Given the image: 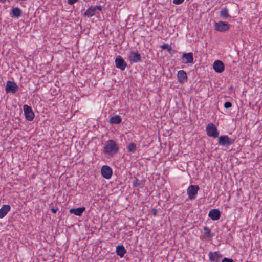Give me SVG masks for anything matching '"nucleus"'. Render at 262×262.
I'll return each mask as SVG.
<instances>
[{
    "mask_svg": "<svg viewBox=\"0 0 262 262\" xmlns=\"http://www.w3.org/2000/svg\"><path fill=\"white\" fill-rule=\"evenodd\" d=\"M119 148L116 142L113 140H110L105 142L103 152L105 154L112 156L118 151Z\"/></svg>",
    "mask_w": 262,
    "mask_h": 262,
    "instance_id": "obj_1",
    "label": "nucleus"
},
{
    "mask_svg": "<svg viewBox=\"0 0 262 262\" xmlns=\"http://www.w3.org/2000/svg\"><path fill=\"white\" fill-rule=\"evenodd\" d=\"M206 130L207 135L209 137H211L215 138L218 137L219 132L215 125L213 123H209L208 124V125L206 126Z\"/></svg>",
    "mask_w": 262,
    "mask_h": 262,
    "instance_id": "obj_2",
    "label": "nucleus"
},
{
    "mask_svg": "<svg viewBox=\"0 0 262 262\" xmlns=\"http://www.w3.org/2000/svg\"><path fill=\"white\" fill-rule=\"evenodd\" d=\"M101 6H95L90 7L84 13L83 15L88 17H91L96 14L97 11H101Z\"/></svg>",
    "mask_w": 262,
    "mask_h": 262,
    "instance_id": "obj_3",
    "label": "nucleus"
},
{
    "mask_svg": "<svg viewBox=\"0 0 262 262\" xmlns=\"http://www.w3.org/2000/svg\"><path fill=\"white\" fill-rule=\"evenodd\" d=\"M18 90V86L14 81H8L6 83L5 91L7 93L15 94Z\"/></svg>",
    "mask_w": 262,
    "mask_h": 262,
    "instance_id": "obj_4",
    "label": "nucleus"
},
{
    "mask_svg": "<svg viewBox=\"0 0 262 262\" xmlns=\"http://www.w3.org/2000/svg\"><path fill=\"white\" fill-rule=\"evenodd\" d=\"M181 59L182 62L185 64H193L194 63L193 54L192 52L183 53Z\"/></svg>",
    "mask_w": 262,
    "mask_h": 262,
    "instance_id": "obj_5",
    "label": "nucleus"
},
{
    "mask_svg": "<svg viewBox=\"0 0 262 262\" xmlns=\"http://www.w3.org/2000/svg\"><path fill=\"white\" fill-rule=\"evenodd\" d=\"M199 190V187L198 185H191L189 186L187 190V193L188 197L190 200H193L195 198V196Z\"/></svg>",
    "mask_w": 262,
    "mask_h": 262,
    "instance_id": "obj_6",
    "label": "nucleus"
},
{
    "mask_svg": "<svg viewBox=\"0 0 262 262\" xmlns=\"http://www.w3.org/2000/svg\"><path fill=\"white\" fill-rule=\"evenodd\" d=\"M23 109L26 119L28 121L33 120L35 115L32 108L25 104L23 106Z\"/></svg>",
    "mask_w": 262,
    "mask_h": 262,
    "instance_id": "obj_7",
    "label": "nucleus"
},
{
    "mask_svg": "<svg viewBox=\"0 0 262 262\" xmlns=\"http://www.w3.org/2000/svg\"><path fill=\"white\" fill-rule=\"evenodd\" d=\"M128 59L131 63H138L141 61V56L137 52L132 51L128 55Z\"/></svg>",
    "mask_w": 262,
    "mask_h": 262,
    "instance_id": "obj_8",
    "label": "nucleus"
},
{
    "mask_svg": "<svg viewBox=\"0 0 262 262\" xmlns=\"http://www.w3.org/2000/svg\"><path fill=\"white\" fill-rule=\"evenodd\" d=\"M115 63L116 67L122 71L124 70L127 67V63L119 55L116 57L115 60Z\"/></svg>",
    "mask_w": 262,
    "mask_h": 262,
    "instance_id": "obj_9",
    "label": "nucleus"
},
{
    "mask_svg": "<svg viewBox=\"0 0 262 262\" xmlns=\"http://www.w3.org/2000/svg\"><path fill=\"white\" fill-rule=\"evenodd\" d=\"M101 172L103 178L109 179L112 175V169L110 166L104 165L101 167Z\"/></svg>",
    "mask_w": 262,
    "mask_h": 262,
    "instance_id": "obj_10",
    "label": "nucleus"
},
{
    "mask_svg": "<svg viewBox=\"0 0 262 262\" xmlns=\"http://www.w3.org/2000/svg\"><path fill=\"white\" fill-rule=\"evenodd\" d=\"M214 28L217 31L223 32L226 31L229 29V25L226 23L219 21L215 23Z\"/></svg>",
    "mask_w": 262,
    "mask_h": 262,
    "instance_id": "obj_11",
    "label": "nucleus"
},
{
    "mask_svg": "<svg viewBox=\"0 0 262 262\" xmlns=\"http://www.w3.org/2000/svg\"><path fill=\"white\" fill-rule=\"evenodd\" d=\"M177 78L180 83H185L187 80L186 72L184 70H179L177 73Z\"/></svg>",
    "mask_w": 262,
    "mask_h": 262,
    "instance_id": "obj_12",
    "label": "nucleus"
},
{
    "mask_svg": "<svg viewBox=\"0 0 262 262\" xmlns=\"http://www.w3.org/2000/svg\"><path fill=\"white\" fill-rule=\"evenodd\" d=\"M213 68L215 72L221 73L224 70V65L221 61L216 60L213 63Z\"/></svg>",
    "mask_w": 262,
    "mask_h": 262,
    "instance_id": "obj_13",
    "label": "nucleus"
},
{
    "mask_svg": "<svg viewBox=\"0 0 262 262\" xmlns=\"http://www.w3.org/2000/svg\"><path fill=\"white\" fill-rule=\"evenodd\" d=\"M208 216L213 220H217L221 216L220 212L217 209H212L209 211Z\"/></svg>",
    "mask_w": 262,
    "mask_h": 262,
    "instance_id": "obj_14",
    "label": "nucleus"
},
{
    "mask_svg": "<svg viewBox=\"0 0 262 262\" xmlns=\"http://www.w3.org/2000/svg\"><path fill=\"white\" fill-rule=\"evenodd\" d=\"M10 209V206L8 204L3 205L2 207L0 208V219L4 217Z\"/></svg>",
    "mask_w": 262,
    "mask_h": 262,
    "instance_id": "obj_15",
    "label": "nucleus"
},
{
    "mask_svg": "<svg viewBox=\"0 0 262 262\" xmlns=\"http://www.w3.org/2000/svg\"><path fill=\"white\" fill-rule=\"evenodd\" d=\"M222 256L218 254L217 252H209V257L210 261L212 262H219L220 259Z\"/></svg>",
    "mask_w": 262,
    "mask_h": 262,
    "instance_id": "obj_16",
    "label": "nucleus"
},
{
    "mask_svg": "<svg viewBox=\"0 0 262 262\" xmlns=\"http://www.w3.org/2000/svg\"><path fill=\"white\" fill-rule=\"evenodd\" d=\"M85 208L84 207H79L76 209L72 208L69 210V212L71 213L74 214L76 215L81 216L83 212H84V211L85 210Z\"/></svg>",
    "mask_w": 262,
    "mask_h": 262,
    "instance_id": "obj_17",
    "label": "nucleus"
},
{
    "mask_svg": "<svg viewBox=\"0 0 262 262\" xmlns=\"http://www.w3.org/2000/svg\"><path fill=\"white\" fill-rule=\"evenodd\" d=\"M219 143L222 146H225L229 144V139L228 136H221L219 137Z\"/></svg>",
    "mask_w": 262,
    "mask_h": 262,
    "instance_id": "obj_18",
    "label": "nucleus"
},
{
    "mask_svg": "<svg viewBox=\"0 0 262 262\" xmlns=\"http://www.w3.org/2000/svg\"><path fill=\"white\" fill-rule=\"evenodd\" d=\"M126 253V250L123 245H118L116 247V253L120 257H123Z\"/></svg>",
    "mask_w": 262,
    "mask_h": 262,
    "instance_id": "obj_19",
    "label": "nucleus"
},
{
    "mask_svg": "<svg viewBox=\"0 0 262 262\" xmlns=\"http://www.w3.org/2000/svg\"><path fill=\"white\" fill-rule=\"evenodd\" d=\"M121 117L118 115H116L110 118V122L112 124H118L121 122Z\"/></svg>",
    "mask_w": 262,
    "mask_h": 262,
    "instance_id": "obj_20",
    "label": "nucleus"
},
{
    "mask_svg": "<svg viewBox=\"0 0 262 262\" xmlns=\"http://www.w3.org/2000/svg\"><path fill=\"white\" fill-rule=\"evenodd\" d=\"M12 12L13 17H19L21 14V10L18 7H15L12 9Z\"/></svg>",
    "mask_w": 262,
    "mask_h": 262,
    "instance_id": "obj_21",
    "label": "nucleus"
},
{
    "mask_svg": "<svg viewBox=\"0 0 262 262\" xmlns=\"http://www.w3.org/2000/svg\"><path fill=\"white\" fill-rule=\"evenodd\" d=\"M127 149L128 152L134 153L136 150V144L134 143H130L127 145Z\"/></svg>",
    "mask_w": 262,
    "mask_h": 262,
    "instance_id": "obj_22",
    "label": "nucleus"
},
{
    "mask_svg": "<svg viewBox=\"0 0 262 262\" xmlns=\"http://www.w3.org/2000/svg\"><path fill=\"white\" fill-rule=\"evenodd\" d=\"M204 231V235L206 237L208 238H211L212 237L213 235L210 233V230L209 228L206 226L204 227L203 228Z\"/></svg>",
    "mask_w": 262,
    "mask_h": 262,
    "instance_id": "obj_23",
    "label": "nucleus"
},
{
    "mask_svg": "<svg viewBox=\"0 0 262 262\" xmlns=\"http://www.w3.org/2000/svg\"><path fill=\"white\" fill-rule=\"evenodd\" d=\"M220 15L221 17H223L224 18H227L228 17V10L226 8H224L222 9V10L220 11Z\"/></svg>",
    "mask_w": 262,
    "mask_h": 262,
    "instance_id": "obj_24",
    "label": "nucleus"
},
{
    "mask_svg": "<svg viewBox=\"0 0 262 262\" xmlns=\"http://www.w3.org/2000/svg\"><path fill=\"white\" fill-rule=\"evenodd\" d=\"M141 184V182L137 178H135L133 182V186L134 187H137L140 186Z\"/></svg>",
    "mask_w": 262,
    "mask_h": 262,
    "instance_id": "obj_25",
    "label": "nucleus"
},
{
    "mask_svg": "<svg viewBox=\"0 0 262 262\" xmlns=\"http://www.w3.org/2000/svg\"><path fill=\"white\" fill-rule=\"evenodd\" d=\"M161 48L162 49H166L167 50V51L168 52H170V51L171 50V47L168 45V44H166V43H164L161 46Z\"/></svg>",
    "mask_w": 262,
    "mask_h": 262,
    "instance_id": "obj_26",
    "label": "nucleus"
},
{
    "mask_svg": "<svg viewBox=\"0 0 262 262\" xmlns=\"http://www.w3.org/2000/svg\"><path fill=\"white\" fill-rule=\"evenodd\" d=\"M184 0H173V3L176 5H180L182 4Z\"/></svg>",
    "mask_w": 262,
    "mask_h": 262,
    "instance_id": "obj_27",
    "label": "nucleus"
},
{
    "mask_svg": "<svg viewBox=\"0 0 262 262\" xmlns=\"http://www.w3.org/2000/svg\"><path fill=\"white\" fill-rule=\"evenodd\" d=\"M58 210V208L52 207L51 208V210L52 211L53 213H56L57 212Z\"/></svg>",
    "mask_w": 262,
    "mask_h": 262,
    "instance_id": "obj_28",
    "label": "nucleus"
},
{
    "mask_svg": "<svg viewBox=\"0 0 262 262\" xmlns=\"http://www.w3.org/2000/svg\"><path fill=\"white\" fill-rule=\"evenodd\" d=\"M77 0H68V3L70 5L74 4Z\"/></svg>",
    "mask_w": 262,
    "mask_h": 262,
    "instance_id": "obj_29",
    "label": "nucleus"
},
{
    "mask_svg": "<svg viewBox=\"0 0 262 262\" xmlns=\"http://www.w3.org/2000/svg\"><path fill=\"white\" fill-rule=\"evenodd\" d=\"M224 107L226 108H229V101H228V102H226L225 104H224Z\"/></svg>",
    "mask_w": 262,
    "mask_h": 262,
    "instance_id": "obj_30",
    "label": "nucleus"
},
{
    "mask_svg": "<svg viewBox=\"0 0 262 262\" xmlns=\"http://www.w3.org/2000/svg\"><path fill=\"white\" fill-rule=\"evenodd\" d=\"M222 262H229V258H224Z\"/></svg>",
    "mask_w": 262,
    "mask_h": 262,
    "instance_id": "obj_31",
    "label": "nucleus"
},
{
    "mask_svg": "<svg viewBox=\"0 0 262 262\" xmlns=\"http://www.w3.org/2000/svg\"><path fill=\"white\" fill-rule=\"evenodd\" d=\"M152 211H153V215H154V216H156V215H157V210H156V209H154L152 210Z\"/></svg>",
    "mask_w": 262,
    "mask_h": 262,
    "instance_id": "obj_32",
    "label": "nucleus"
},
{
    "mask_svg": "<svg viewBox=\"0 0 262 262\" xmlns=\"http://www.w3.org/2000/svg\"><path fill=\"white\" fill-rule=\"evenodd\" d=\"M233 141H232L231 139H230V144L233 142Z\"/></svg>",
    "mask_w": 262,
    "mask_h": 262,
    "instance_id": "obj_33",
    "label": "nucleus"
},
{
    "mask_svg": "<svg viewBox=\"0 0 262 262\" xmlns=\"http://www.w3.org/2000/svg\"><path fill=\"white\" fill-rule=\"evenodd\" d=\"M230 262H235L232 259H230Z\"/></svg>",
    "mask_w": 262,
    "mask_h": 262,
    "instance_id": "obj_34",
    "label": "nucleus"
},
{
    "mask_svg": "<svg viewBox=\"0 0 262 262\" xmlns=\"http://www.w3.org/2000/svg\"><path fill=\"white\" fill-rule=\"evenodd\" d=\"M232 88L230 86V91L232 90Z\"/></svg>",
    "mask_w": 262,
    "mask_h": 262,
    "instance_id": "obj_35",
    "label": "nucleus"
},
{
    "mask_svg": "<svg viewBox=\"0 0 262 262\" xmlns=\"http://www.w3.org/2000/svg\"><path fill=\"white\" fill-rule=\"evenodd\" d=\"M230 107H231L232 105H231V103H230Z\"/></svg>",
    "mask_w": 262,
    "mask_h": 262,
    "instance_id": "obj_36",
    "label": "nucleus"
}]
</instances>
